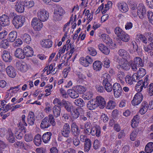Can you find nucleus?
<instances>
[{"mask_svg": "<svg viewBox=\"0 0 153 153\" xmlns=\"http://www.w3.org/2000/svg\"><path fill=\"white\" fill-rule=\"evenodd\" d=\"M102 63L99 61H95L93 65V69L95 71H100L102 68Z\"/></svg>", "mask_w": 153, "mask_h": 153, "instance_id": "c9c22d12", "label": "nucleus"}, {"mask_svg": "<svg viewBox=\"0 0 153 153\" xmlns=\"http://www.w3.org/2000/svg\"><path fill=\"white\" fill-rule=\"evenodd\" d=\"M24 4L27 8H30L34 6V2L33 0H25Z\"/></svg>", "mask_w": 153, "mask_h": 153, "instance_id": "49530a36", "label": "nucleus"}, {"mask_svg": "<svg viewBox=\"0 0 153 153\" xmlns=\"http://www.w3.org/2000/svg\"><path fill=\"white\" fill-rule=\"evenodd\" d=\"M96 102L97 106L100 108H103L106 105V102L105 99L100 96H97L96 98Z\"/></svg>", "mask_w": 153, "mask_h": 153, "instance_id": "2eb2a0df", "label": "nucleus"}, {"mask_svg": "<svg viewBox=\"0 0 153 153\" xmlns=\"http://www.w3.org/2000/svg\"><path fill=\"white\" fill-rule=\"evenodd\" d=\"M115 59H117V61L118 63L117 66L118 68L126 70H128L130 69L129 63L128 61V59H120L118 57H116Z\"/></svg>", "mask_w": 153, "mask_h": 153, "instance_id": "423d86ee", "label": "nucleus"}, {"mask_svg": "<svg viewBox=\"0 0 153 153\" xmlns=\"http://www.w3.org/2000/svg\"><path fill=\"white\" fill-rule=\"evenodd\" d=\"M9 45V42L6 39H5L2 41L1 42L0 46L4 48H7Z\"/></svg>", "mask_w": 153, "mask_h": 153, "instance_id": "bf43d9fd", "label": "nucleus"}, {"mask_svg": "<svg viewBox=\"0 0 153 153\" xmlns=\"http://www.w3.org/2000/svg\"><path fill=\"white\" fill-rule=\"evenodd\" d=\"M18 65V68L22 72H26L29 68L28 66L25 62H20Z\"/></svg>", "mask_w": 153, "mask_h": 153, "instance_id": "c85d7f7f", "label": "nucleus"}, {"mask_svg": "<svg viewBox=\"0 0 153 153\" xmlns=\"http://www.w3.org/2000/svg\"><path fill=\"white\" fill-rule=\"evenodd\" d=\"M74 102L76 105L80 107H83L84 104L83 100L81 98L76 99Z\"/></svg>", "mask_w": 153, "mask_h": 153, "instance_id": "6e6d98bb", "label": "nucleus"}, {"mask_svg": "<svg viewBox=\"0 0 153 153\" xmlns=\"http://www.w3.org/2000/svg\"><path fill=\"white\" fill-rule=\"evenodd\" d=\"M76 91L80 94H82L86 90V88L81 85L77 86L76 87Z\"/></svg>", "mask_w": 153, "mask_h": 153, "instance_id": "680f3d73", "label": "nucleus"}, {"mask_svg": "<svg viewBox=\"0 0 153 153\" xmlns=\"http://www.w3.org/2000/svg\"><path fill=\"white\" fill-rule=\"evenodd\" d=\"M149 76L146 75L144 78V80H141L138 81L135 87V89L138 93L141 92L143 88H146L149 84Z\"/></svg>", "mask_w": 153, "mask_h": 153, "instance_id": "f03ea898", "label": "nucleus"}, {"mask_svg": "<svg viewBox=\"0 0 153 153\" xmlns=\"http://www.w3.org/2000/svg\"><path fill=\"white\" fill-rule=\"evenodd\" d=\"M91 134L92 136L95 135L99 137L100 135V128L98 126H96L91 128Z\"/></svg>", "mask_w": 153, "mask_h": 153, "instance_id": "bb28decb", "label": "nucleus"}, {"mask_svg": "<svg viewBox=\"0 0 153 153\" xmlns=\"http://www.w3.org/2000/svg\"><path fill=\"white\" fill-rule=\"evenodd\" d=\"M88 53L92 56H95L97 53L96 49L91 47H89L88 48Z\"/></svg>", "mask_w": 153, "mask_h": 153, "instance_id": "13d9d810", "label": "nucleus"}, {"mask_svg": "<svg viewBox=\"0 0 153 153\" xmlns=\"http://www.w3.org/2000/svg\"><path fill=\"white\" fill-rule=\"evenodd\" d=\"M71 131L72 134L74 136H78L79 134L80 130L75 123H73L71 124Z\"/></svg>", "mask_w": 153, "mask_h": 153, "instance_id": "4468645a", "label": "nucleus"}, {"mask_svg": "<svg viewBox=\"0 0 153 153\" xmlns=\"http://www.w3.org/2000/svg\"><path fill=\"white\" fill-rule=\"evenodd\" d=\"M25 140L27 142L32 141L33 139V136L31 134H26L25 137Z\"/></svg>", "mask_w": 153, "mask_h": 153, "instance_id": "774afa93", "label": "nucleus"}, {"mask_svg": "<svg viewBox=\"0 0 153 153\" xmlns=\"http://www.w3.org/2000/svg\"><path fill=\"white\" fill-rule=\"evenodd\" d=\"M56 124L53 117L52 115H49L48 117L43 119L40 124V127L42 129L48 128L51 125L54 126Z\"/></svg>", "mask_w": 153, "mask_h": 153, "instance_id": "f257e3e1", "label": "nucleus"}, {"mask_svg": "<svg viewBox=\"0 0 153 153\" xmlns=\"http://www.w3.org/2000/svg\"><path fill=\"white\" fill-rule=\"evenodd\" d=\"M0 21L2 27L9 25L10 24L8 17L5 15H3L0 17Z\"/></svg>", "mask_w": 153, "mask_h": 153, "instance_id": "f3484780", "label": "nucleus"}, {"mask_svg": "<svg viewBox=\"0 0 153 153\" xmlns=\"http://www.w3.org/2000/svg\"><path fill=\"white\" fill-rule=\"evenodd\" d=\"M81 108H74L72 110L71 113V116L74 119H76L79 116V111Z\"/></svg>", "mask_w": 153, "mask_h": 153, "instance_id": "c756f323", "label": "nucleus"}, {"mask_svg": "<svg viewBox=\"0 0 153 153\" xmlns=\"http://www.w3.org/2000/svg\"><path fill=\"white\" fill-rule=\"evenodd\" d=\"M49 16L48 12L44 9H39L37 13V19L42 22L46 21L48 19Z\"/></svg>", "mask_w": 153, "mask_h": 153, "instance_id": "20e7f679", "label": "nucleus"}, {"mask_svg": "<svg viewBox=\"0 0 153 153\" xmlns=\"http://www.w3.org/2000/svg\"><path fill=\"white\" fill-rule=\"evenodd\" d=\"M25 56L27 57H31L33 54V48L29 46H27L23 49Z\"/></svg>", "mask_w": 153, "mask_h": 153, "instance_id": "4be33fe9", "label": "nucleus"}, {"mask_svg": "<svg viewBox=\"0 0 153 153\" xmlns=\"http://www.w3.org/2000/svg\"><path fill=\"white\" fill-rule=\"evenodd\" d=\"M1 56L3 60L6 62H10L12 59V56L10 53L6 51H4L2 53Z\"/></svg>", "mask_w": 153, "mask_h": 153, "instance_id": "6ab92c4d", "label": "nucleus"}, {"mask_svg": "<svg viewBox=\"0 0 153 153\" xmlns=\"http://www.w3.org/2000/svg\"><path fill=\"white\" fill-rule=\"evenodd\" d=\"M61 109L59 106H55L53 108V112L55 117H59L60 114Z\"/></svg>", "mask_w": 153, "mask_h": 153, "instance_id": "79ce46f5", "label": "nucleus"}, {"mask_svg": "<svg viewBox=\"0 0 153 153\" xmlns=\"http://www.w3.org/2000/svg\"><path fill=\"white\" fill-rule=\"evenodd\" d=\"M118 54L120 56L122 57L123 59H128L130 58L129 53L125 50L120 49L118 51Z\"/></svg>", "mask_w": 153, "mask_h": 153, "instance_id": "5701e85b", "label": "nucleus"}, {"mask_svg": "<svg viewBox=\"0 0 153 153\" xmlns=\"http://www.w3.org/2000/svg\"><path fill=\"white\" fill-rule=\"evenodd\" d=\"M116 105V104L115 101L110 100L107 103L106 108L108 109L112 110L114 108Z\"/></svg>", "mask_w": 153, "mask_h": 153, "instance_id": "de8ad7c7", "label": "nucleus"}, {"mask_svg": "<svg viewBox=\"0 0 153 153\" xmlns=\"http://www.w3.org/2000/svg\"><path fill=\"white\" fill-rule=\"evenodd\" d=\"M7 73L8 75L10 77H15L16 74V73L14 68L11 66H7L6 69Z\"/></svg>", "mask_w": 153, "mask_h": 153, "instance_id": "412c9836", "label": "nucleus"}, {"mask_svg": "<svg viewBox=\"0 0 153 153\" xmlns=\"http://www.w3.org/2000/svg\"><path fill=\"white\" fill-rule=\"evenodd\" d=\"M103 78L104 79L102 83L110 82L112 80L110 76L107 73L103 74Z\"/></svg>", "mask_w": 153, "mask_h": 153, "instance_id": "603ef678", "label": "nucleus"}, {"mask_svg": "<svg viewBox=\"0 0 153 153\" xmlns=\"http://www.w3.org/2000/svg\"><path fill=\"white\" fill-rule=\"evenodd\" d=\"M71 128L69 124L65 123L63 125V128L61 131V133L63 136L65 137H68L71 132Z\"/></svg>", "mask_w": 153, "mask_h": 153, "instance_id": "1a4fd4ad", "label": "nucleus"}, {"mask_svg": "<svg viewBox=\"0 0 153 153\" xmlns=\"http://www.w3.org/2000/svg\"><path fill=\"white\" fill-rule=\"evenodd\" d=\"M140 117L138 115L134 116L131 121V126L132 128L137 127L139 123Z\"/></svg>", "mask_w": 153, "mask_h": 153, "instance_id": "72a5a7b5", "label": "nucleus"}, {"mask_svg": "<svg viewBox=\"0 0 153 153\" xmlns=\"http://www.w3.org/2000/svg\"><path fill=\"white\" fill-rule=\"evenodd\" d=\"M68 93L71 98L75 99L79 96L78 93L73 89H69L68 91Z\"/></svg>", "mask_w": 153, "mask_h": 153, "instance_id": "37998d69", "label": "nucleus"}, {"mask_svg": "<svg viewBox=\"0 0 153 153\" xmlns=\"http://www.w3.org/2000/svg\"><path fill=\"white\" fill-rule=\"evenodd\" d=\"M148 107L147 102L146 101H143L140 107L139 111V113L141 115L144 114L147 111Z\"/></svg>", "mask_w": 153, "mask_h": 153, "instance_id": "a211bd4d", "label": "nucleus"}, {"mask_svg": "<svg viewBox=\"0 0 153 153\" xmlns=\"http://www.w3.org/2000/svg\"><path fill=\"white\" fill-rule=\"evenodd\" d=\"M41 45L43 47L49 48L52 45V42L49 39H44L41 42Z\"/></svg>", "mask_w": 153, "mask_h": 153, "instance_id": "b1692460", "label": "nucleus"}, {"mask_svg": "<svg viewBox=\"0 0 153 153\" xmlns=\"http://www.w3.org/2000/svg\"><path fill=\"white\" fill-rule=\"evenodd\" d=\"M7 140L10 143H13L15 142V137L12 130L10 129H8V133L6 136Z\"/></svg>", "mask_w": 153, "mask_h": 153, "instance_id": "393cba45", "label": "nucleus"}, {"mask_svg": "<svg viewBox=\"0 0 153 153\" xmlns=\"http://www.w3.org/2000/svg\"><path fill=\"white\" fill-rule=\"evenodd\" d=\"M136 65L138 66V67H142L143 66V62L142 59L139 57H137L135 58L134 59L133 62Z\"/></svg>", "mask_w": 153, "mask_h": 153, "instance_id": "a19ab883", "label": "nucleus"}, {"mask_svg": "<svg viewBox=\"0 0 153 153\" xmlns=\"http://www.w3.org/2000/svg\"><path fill=\"white\" fill-rule=\"evenodd\" d=\"M99 50L103 54L106 55H108L110 52V49L102 44L98 45Z\"/></svg>", "mask_w": 153, "mask_h": 153, "instance_id": "a878e982", "label": "nucleus"}, {"mask_svg": "<svg viewBox=\"0 0 153 153\" xmlns=\"http://www.w3.org/2000/svg\"><path fill=\"white\" fill-rule=\"evenodd\" d=\"M147 16L149 22L153 25V13L151 11H148Z\"/></svg>", "mask_w": 153, "mask_h": 153, "instance_id": "338daca9", "label": "nucleus"}, {"mask_svg": "<svg viewBox=\"0 0 153 153\" xmlns=\"http://www.w3.org/2000/svg\"><path fill=\"white\" fill-rule=\"evenodd\" d=\"M77 75L78 77V80L79 82H82L86 78V76L81 73L78 72Z\"/></svg>", "mask_w": 153, "mask_h": 153, "instance_id": "69168bd1", "label": "nucleus"}, {"mask_svg": "<svg viewBox=\"0 0 153 153\" xmlns=\"http://www.w3.org/2000/svg\"><path fill=\"white\" fill-rule=\"evenodd\" d=\"M145 70L143 68H139V70L138 71L137 74V79L139 80L140 78L143 77L146 74Z\"/></svg>", "mask_w": 153, "mask_h": 153, "instance_id": "a18cd8bd", "label": "nucleus"}, {"mask_svg": "<svg viewBox=\"0 0 153 153\" xmlns=\"http://www.w3.org/2000/svg\"><path fill=\"white\" fill-rule=\"evenodd\" d=\"M15 55L16 57L20 59H23L25 57V55L23 50L20 48L16 49L15 53Z\"/></svg>", "mask_w": 153, "mask_h": 153, "instance_id": "7c9ffc66", "label": "nucleus"}, {"mask_svg": "<svg viewBox=\"0 0 153 153\" xmlns=\"http://www.w3.org/2000/svg\"><path fill=\"white\" fill-rule=\"evenodd\" d=\"M83 13H85V16H87V19L88 21H91L93 19L92 16L90 13V11L88 10H86L85 9L83 11Z\"/></svg>", "mask_w": 153, "mask_h": 153, "instance_id": "052dcab7", "label": "nucleus"}, {"mask_svg": "<svg viewBox=\"0 0 153 153\" xmlns=\"http://www.w3.org/2000/svg\"><path fill=\"white\" fill-rule=\"evenodd\" d=\"M143 97L141 93L136 94L131 101L133 105L136 106L139 104L143 100Z\"/></svg>", "mask_w": 153, "mask_h": 153, "instance_id": "9b49d317", "label": "nucleus"}, {"mask_svg": "<svg viewBox=\"0 0 153 153\" xmlns=\"http://www.w3.org/2000/svg\"><path fill=\"white\" fill-rule=\"evenodd\" d=\"M85 129H84V132L85 134L88 135L91 134V128H90V125L88 123H86L85 125Z\"/></svg>", "mask_w": 153, "mask_h": 153, "instance_id": "e2e57ef3", "label": "nucleus"}, {"mask_svg": "<svg viewBox=\"0 0 153 153\" xmlns=\"http://www.w3.org/2000/svg\"><path fill=\"white\" fill-rule=\"evenodd\" d=\"M42 21L39 20L37 18H33L31 21V25L36 31H40L42 28L43 24Z\"/></svg>", "mask_w": 153, "mask_h": 153, "instance_id": "6e6552de", "label": "nucleus"}, {"mask_svg": "<svg viewBox=\"0 0 153 153\" xmlns=\"http://www.w3.org/2000/svg\"><path fill=\"white\" fill-rule=\"evenodd\" d=\"M24 4L23 2L20 1H18L15 3V9L18 12L22 13L24 10Z\"/></svg>", "mask_w": 153, "mask_h": 153, "instance_id": "aec40b11", "label": "nucleus"}, {"mask_svg": "<svg viewBox=\"0 0 153 153\" xmlns=\"http://www.w3.org/2000/svg\"><path fill=\"white\" fill-rule=\"evenodd\" d=\"M117 6L119 10L123 13H126L128 10V7L127 4L124 2H119Z\"/></svg>", "mask_w": 153, "mask_h": 153, "instance_id": "dca6fc26", "label": "nucleus"}, {"mask_svg": "<svg viewBox=\"0 0 153 153\" xmlns=\"http://www.w3.org/2000/svg\"><path fill=\"white\" fill-rule=\"evenodd\" d=\"M26 118L25 116L23 114L21 117V119L19 122L18 127L19 128L21 129L22 131L24 133L25 132V126H27V124L25 121Z\"/></svg>", "mask_w": 153, "mask_h": 153, "instance_id": "ddd939ff", "label": "nucleus"}, {"mask_svg": "<svg viewBox=\"0 0 153 153\" xmlns=\"http://www.w3.org/2000/svg\"><path fill=\"white\" fill-rule=\"evenodd\" d=\"M25 20V18L24 16L17 15L14 17L12 22L15 27L16 29H19L23 25Z\"/></svg>", "mask_w": 153, "mask_h": 153, "instance_id": "7ed1b4c3", "label": "nucleus"}, {"mask_svg": "<svg viewBox=\"0 0 153 153\" xmlns=\"http://www.w3.org/2000/svg\"><path fill=\"white\" fill-rule=\"evenodd\" d=\"M145 151L146 153H151L153 151V143L150 142L146 145Z\"/></svg>", "mask_w": 153, "mask_h": 153, "instance_id": "ea45409f", "label": "nucleus"}, {"mask_svg": "<svg viewBox=\"0 0 153 153\" xmlns=\"http://www.w3.org/2000/svg\"><path fill=\"white\" fill-rule=\"evenodd\" d=\"M62 103L64 105L65 109L68 112H71L74 108L72 105L71 103L68 101L63 100L62 101Z\"/></svg>", "mask_w": 153, "mask_h": 153, "instance_id": "cd10ccee", "label": "nucleus"}, {"mask_svg": "<svg viewBox=\"0 0 153 153\" xmlns=\"http://www.w3.org/2000/svg\"><path fill=\"white\" fill-rule=\"evenodd\" d=\"M125 80L127 83L130 85L133 84L134 82H138V79L136 73L134 74L132 76L128 75L125 77Z\"/></svg>", "mask_w": 153, "mask_h": 153, "instance_id": "9d476101", "label": "nucleus"}, {"mask_svg": "<svg viewBox=\"0 0 153 153\" xmlns=\"http://www.w3.org/2000/svg\"><path fill=\"white\" fill-rule=\"evenodd\" d=\"M143 49L146 52H151V56L153 55V42H151L148 45L144 46Z\"/></svg>", "mask_w": 153, "mask_h": 153, "instance_id": "e433bc0d", "label": "nucleus"}, {"mask_svg": "<svg viewBox=\"0 0 153 153\" xmlns=\"http://www.w3.org/2000/svg\"><path fill=\"white\" fill-rule=\"evenodd\" d=\"M52 134V133L50 132H47L44 133L42 136L43 142L45 143H48L50 141Z\"/></svg>", "mask_w": 153, "mask_h": 153, "instance_id": "473e14b6", "label": "nucleus"}, {"mask_svg": "<svg viewBox=\"0 0 153 153\" xmlns=\"http://www.w3.org/2000/svg\"><path fill=\"white\" fill-rule=\"evenodd\" d=\"M87 107L88 109L91 110L95 109L98 107L95 100H91L88 102Z\"/></svg>", "mask_w": 153, "mask_h": 153, "instance_id": "f704fd0d", "label": "nucleus"}, {"mask_svg": "<svg viewBox=\"0 0 153 153\" xmlns=\"http://www.w3.org/2000/svg\"><path fill=\"white\" fill-rule=\"evenodd\" d=\"M93 96L92 93L91 91H88L83 94L82 98L85 100H89L92 98Z\"/></svg>", "mask_w": 153, "mask_h": 153, "instance_id": "8fccbe9b", "label": "nucleus"}, {"mask_svg": "<svg viewBox=\"0 0 153 153\" xmlns=\"http://www.w3.org/2000/svg\"><path fill=\"white\" fill-rule=\"evenodd\" d=\"M17 36V32L15 31H12L9 34L8 39L10 42H13L15 40Z\"/></svg>", "mask_w": 153, "mask_h": 153, "instance_id": "58836bf2", "label": "nucleus"}, {"mask_svg": "<svg viewBox=\"0 0 153 153\" xmlns=\"http://www.w3.org/2000/svg\"><path fill=\"white\" fill-rule=\"evenodd\" d=\"M20 85H18L16 86L11 87L8 91H10V92L12 94H14L16 93L20 89Z\"/></svg>", "mask_w": 153, "mask_h": 153, "instance_id": "5fc2aeb1", "label": "nucleus"}, {"mask_svg": "<svg viewBox=\"0 0 153 153\" xmlns=\"http://www.w3.org/2000/svg\"><path fill=\"white\" fill-rule=\"evenodd\" d=\"M91 141L90 139L86 140V143H85L84 150L85 152H88L91 148Z\"/></svg>", "mask_w": 153, "mask_h": 153, "instance_id": "09e8293b", "label": "nucleus"}, {"mask_svg": "<svg viewBox=\"0 0 153 153\" xmlns=\"http://www.w3.org/2000/svg\"><path fill=\"white\" fill-rule=\"evenodd\" d=\"M146 12V9L144 4L142 3L140 4L138 7L137 12V15L140 18L142 19L143 18Z\"/></svg>", "mask_w": 153, "mask_h": 153, "instance_id": "f8f14e48", "label": "nucleus"}, {"mask_svg": "<svg viewBox=\"0 0 153 153\" xmlns=\"http://www.w3.org/2000/svg\"><path fill=\"white\" fill-rule=\"evenodd\" d=\"M125 75L123 72H119L117 75V79L118 82H120L122 84L124 83V80Z\"/></svg>", "mask_w": 153, "mask_h": 153, "instance_id": "4c0bfd02", "label": "nucleus"}, {"mask_svg": "<svg viewBox=\"0 0 153 153\" xmlns=\"http://www.w3.org/2000/svg\"><path fill=\"white\" fill-rule=\"evenodd\" d=\"M65 13L63 9L60 6H57L54 10L53 15V19L55 21H59L62 19L61 16Z\"/></svg>", "mask_w": 153, "mask_h": 153, "instance_id": "39448f33", "label": "nucleus"}, {"mask_svg": "<svg viewBox=\"0 0 153 153\" xmlns=\"http://www.w3.org/2000/svg\"><path fill=\"white\" fill-rule=\"evenodd\" d=\"M27 119L28 124L32 126L34 124L35 121V118L34 113L33 112L30 111L29 112Z\"/></svg>", "mask_w": 153, "mask_h": 153, "instance_id": "2f4dec72", "label": "nucleus"}, {"mask_svg": "<svg viewBox=\"0 0 153 153\" xmlns=\"http://www.w3.org/2000/svg\"><path fill=\"white\" fill-rule=\"evenodd\" d=\"M119 38L123 41L126 42L129 40L130 37L125 32L119 37Z\"/></svg>", "mask_w": 153, "mask_h": 153, "instance_id": "864d4df0", "label": "nucleus"}, {"mask_svg": "<svg viewBox=\"0 0 153 153\" xmlns=\"http://www.w3.org/2000/svg\"><path fill=\"white\" fill-rule=\"evenodd\" d=\"M104 86L105 88L106 91L108 92H111L112 90V87L110 82L102 83Z\"/></svg>", "mask_w": 153, "mask_h": 153, "instance_id": "4d7b16f0", "label": "nucleus"}, {"mask_svg": "<svg viewBox=\"0 0 153 153\" xmlns=\"http://www.w3.org/2000/svg\"><path fill=\"white\" fill-rule=\"evenodd\" d=\"M34 144L37 146H39L41 143V136L39 134H37L34 138Z\"/></svg>", "mask_w": 153, "mask_h": 153, "instance_id": "c03bdc74", "label": "nucleus"}, {"mask_svg": "<svg viewBox=\"0 0 153 153\" xmlns=\"http://www.w3.org/2000/svg\"><path fill=\"white\" fill-rule=\"evenodd\" d=\"M101 38L111 48L114 49L115 48V44L113 43L112 39L108 35L105 33L102 34L101 35Z\"/></svg>", "mask_w": 153, "mask_h": 153, "instance_id": "0eeeda50", "label": "nucleus"}, {"mask_svg": "<svg viewBox=\"0 0 153 153\" xmlns=\"http://www.w3.org/2000/svg\"><path fill=\"white\" fill-rule=\"evenodd\" d=\"M23 39L24 40V42L27 43V44H29L31 40V38L30 36L26 33L23 36Z\"/></svg>", "mask_w": 153, "mask_h": 153, "instance_id": "0e129e2a", "label": "nucleus"}, {"mask_svg": "<svg viewBox=\"0 0 153 153\" xmlns=\"http://www.w3.org/2000/svg\"><path fill=\"white\" fill-rule=\"evenodd\" d=\"M114 32L116 35L119 38L125 32L120 27H117L115 28Z\"/></svg>", "mask_w": 153, "mask_h": 153, "instance_id": "3c124183", "label": "nucleus"}]
</instances>
